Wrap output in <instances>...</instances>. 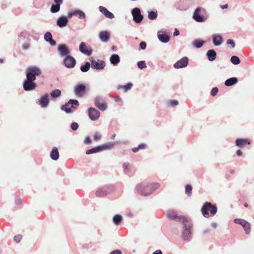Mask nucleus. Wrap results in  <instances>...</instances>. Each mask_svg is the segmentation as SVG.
Listing matches in <instances>:
<instances>
[{
	"instance_id": "c85d7f7f",
	"label": "nucleus",
	"mask_w": 254,
	"mask_h": 254,
	"mask_svg": "<svg viewBox=\"0 0 254 254\" xmlns=\"http://www.w3.org/2000/svg\"><path fill=\"white\" fill-rule=\"evenodd\" d=\"M238 82V79L236 77H232L228 79L225 82V84L227 86H232Z\"/></svg>"
},
{
	"instance_id": "3c124183",
	"label": "nucleus",
	"mask_w": 254,
	"mask_h": 254,
	"mask_svg": "<svg viewBox=\"0 0 254 254\" xmlns=\"http://www.w3.org/2000/svg\"><path fill=\"white\" fill-rule=\"evenodd\" d=\"M84 142L85 144H91L92 141L89 136H86Z\"/></svg>"
},
{
	"instance_id": "a19ab883",
	"label": "nucleus",
	"mask_w": 254,
	"mask_h": 254,
	"mask_svg": "<svg viewBox=\"0 0 254 254\" xmlns=\"http://www.w3.org/2000/svg\"><path fill=\"white\" fill-rule=\"evenodd\" d=\"M231 62L234 64H240V60L238 57L234 56L231 58Z\"/></svg>"
},
{
	"instance_id": "b1692460",
	"label": "nucleus",
	"mask_w": 254,
	"mask_h": 254,
	"mask_svg": "<svg viewBox=\"0 0 254 254\" xmlns=\"http://www.w3.org/2000/svg\"><path fill=\"white\" fill-rule=\"evenodd\" d=\"M49 95L46 94L45 95L42 96L40 100V104L41 107H46L48 106L49 100Z\"/></svg>"
},
{
	"instance_id": "4be33fe9",
	"label": "nucleus",
	"mask_w": 254,
	"mask_h": 254,
	"mask_svg": "<svg viewBox=\"0 0 254 254\" xmlns=\"http://www.w3.org/2000/svg\"><path fill=\"white\" fill-rule=\"evenodd\" d=\"M110 34L106 31H102L99 34L100 40L103 42H107L109 40Z\"/></svg>"
},
{
	"instance_id": "f03ea898",
	"label": "nucleus",
	"mask_w": 254,
	"mask_h": 254,
	"mask_svg": "<svg viewBox=\"0 0 254 254\" xmlns=\"http://www.w3.org/2000/svg\"><path fill=\"white\" fill-rule=\"evenodd\" d=\"M217 210V207L215 205H213L210 202H206L202 207L201 213L204 217L207 218L210 216H213L216 213Z\"/></svg>"
},
{
	"instance_id": "774afa93",
	"label": "nucleus",
	"mask_w": 254,
	"mask_h": 254,
	"mask_svg": "<svg viewBox=\"0 0 254 254\" xmlns=\"http://www.w3.org/2000/svg\"><path fill=\"white\" fill-rule=\"evenodd\" d=\"M244 206H245V207H248L249 206V204H248L247 203H245L244 204Z\"/></svg>"
},
{
	"instance_id": "2eb2a0df",
	"label": "nucleus",
	"mask_w": 254,
	"mask_h": 254,
	"mask_svg": "<svg viewBox=\"0 0 254 254\" xmlns=\"http://www.w3.org/2000/svg\"><path fill=\"white\" fill-rule=\"evenodd\" d=\"M251 144V140L249 139L239 138L236 140V145L240 148H243L247 145Z\"/></svg>"
},
{
	"instance_id": "49530a36",
	"label": "nucleus",
	"mask_w": 254,
	"mask_h": 254,
	"mask_svg": "<svg viewBox=\"0 0 254 254\" xmlns=\"http://www.w3.org/2000/svg\"><path fill=\"white\" fill-rule=\"evenodd\" d=\"M22 235H17L15 236L14 237V240L16 243H19L20 242L21 240L22 239Z\"/></svg>"
},
{
	"instance_id": "6e6552de",
	"label": "nucleus",
	"mask_w": 254,
	"mask_h": 254,
	"mask_svg": "<svg viewBox=\"0 0 254 254\" xmlns=\"http://www.w3.org/2000/svg\"><path fill=\"white\" fill-rule=\"evenodd\" d=\"M132 15L133 20L136 23H140L143 19V16L141 14L140 10L138 8H134L132 10Z\"/></svg>"
},
{
	"instance_id": "f8f14e48",
	"label": "nucleus",
	"mask_w": 254,
	"mask_h": 254,
	"mask_svg": "<svg viewBox=\"0 0 254 254\" xmlns=\"http://www.w3.org/2000/svg\"><path fill=\"white\" fill-rule=\"evenodd\" d=\"M86 87L83 84H78L74 88V93L78 97H82L85 93Z\"/></svg>"
},
{
	"instance_id": "c03bdc74",
	"label": "nucleus",
	"mask_w": 254,
	"mask_h": 254,
	"mask_svg": "<svg viewBox=\"0 0 254 254\" xmlns=\"http://www.w3.org/2000/svg\"><path fill=\"white\" fill-rule=\"evenodd\" d=\"M137 66L140 69H142L146 67L144 61H140L137 63Z\"/></svg>"
},
{
	"instance_id": "864d4df0",
	"label": "nucleus",
	"mask_w": 254,
	"mask_h": 254,
	"mask_svg": "<svg viewBox=\"0 0 254 254\" xmlns=\"http://www.w3.org/2000/svg\"><path fill=\"white\" fill-rule=\"evenodd\" d=\"M227 43V44L231 45L233 48L235 47V44L233 40L229 39L228 40Z\"/></svg>"
},
{
	"instance_id": "f704fd0d",
	"label": "nucleus",
	"mask_w": 254,
	"mask_h": 254,
	"mask_svg": "<svg viewBox=\"0 0 254 254\" xmlns=\"http://www.w3.org/2000/svg\"><path fill=\"white\" fill-rule=\"evenodd\" d=\"M122 219V217L119 215H116L113 217V221L116 225H119Z\"/></svg>"
},
{
	"instance_id": "de8ad7c7",
	"label": "nucleus",
	"mask_w": 254,
	"mask_h": 254,
	"mask_svg": "<svg viewBox=\"0 0 254 254\" xmlns=\"http://www.w3.org/2000/svg\"><path fill=\"white\" fill-rule=\"evenodd\" d=\"M243 222H246V221H245L244 220L241 219H236L234 220V222L235 223L240 224L242 226H243V224H244L243 223Z\"/></svg>"
},
{
	"instance_id": "a878e982",
	"label": "nucleus",
	"mask_w": 254,
	"mask_h": 254,
	"mask_svg": "<svg viewBox=\"0 0 254 254\" xmlns=\"http://www.w3.org/2000/svg\"><path fill=\"white\" fill-rule=\"evenodd\" d=\"M51 158L54 160H57L59 157V153L57 147H54L50 153Z\"/></svg>"
},
{
	"instance_id": "f257e3e1",
	"label": "nucleus",
	"mask_w": 254,
	"mask_h": 254,
	"mask_svg": "<svg viewBox=\"0 0 254 254\" xmlns=\"http://www.w3.org/2000/svg\"><path fill=\"white\" fill-rule=\"evenodd\" d=\"M160 187V184L157 183H151L149 184H139L137 188V191L143 196H147L150 194L154 190Z\"/></svg>"
},
{
	"instance_id": "0e129e2a",
	"label": "nucleus",
	"mask_w": 254,
	"mask_h": 254,
	"mask_svg": "<svg viewBox=\"0 0 254 254\" xmlns=\"http://www.w3.org/2000/svg\"><path fill=\"white\" fill-rule=\"evenodd\" d=\"M128 166V164L127 163H124V167L125 169H127Z\"/></svg>"
},
{
	"instance_id": "9d476101",
	"label": "nucleus",
	"mask_w": 254,
	"mask_h": 254,
	"mask_svg": "<svg viewBox=\"0 0 254 254\" xmlns=\"http://www.w3.org/2000/svg\"><path fill=\"white\" fill-rule=\"evenodd\" d=\"M95 105L101 111H105L107 108V105L106 102L99 97H97L94 99Z\"/></svg>"
},
{
	"instance_id": "bb28decb",
	"label": "nucleus",
	"mask_w": 254,
	"mask_h": 254,
	"mask_svg": "<svg viewBox=\"0 0 254 254\" xmlns=\"http://www.w3.org/2000/svg\"><path fill=\"white\" fill-rule=\"evenodd\" d=\"M206 55L210 61H213L216 58V53L214 50H209L207 52Z\"/></svg>"
},
{
	"instance_id": "2f4dec72",
	"label": "nucleus",
	"mask_w": 254,
	"mask_h": 254,
	"mask_svg": "<svg viewBox=\"0 0 254 254\" xmlns=\"http://www.w3.org/2000/svg\"><path fill=\"white\" fill-rule=\"evenodd\" d=\"M61 91L60 89H55L51 93V95L53 98H57L61 96Z\"/></svg>"
},
{
	"instance_id": "9b49d317",
	"label": "nucleus",
	"mask_w": 254,
	"mask_h": 254,
	"mask_svg": "<svg viewBox=\"0 0 254 254\" xmlns=\"http://www.w3.org/2000/svg\"><path fill=\"white\" fill-rule=\"evenodd\" d=\"M30 79L26 78V79L23 82V88L26 91L34 90L36 87V84Z\"/></svg>"
},
{
	"instance_id": "680f3d73",
	"label": "nucleus",
	"mask_w": 254,
	"mask_h": 254,
	"mask_svg": "<svg viewBox=\"0 0 254 254\" xmlns=\"http://www.w3.org/2000/svg\"><path fill=\"white\" fill-rule=\"evenodd\" d=\"M179 35V31L178 30H176L175 31L174 33V35L175 36H178Z\"/></svg>"
},
{
	"instance_id": "603ef678",
	"label": "nucleus",
	"mask_w": 254,
	"mask_h": 254,
	"mask_svg": "<svg viewBox=\"0 0 254 254\" xmlns=\"http://www.w3.org/2000/svg\"><path fill=\"white\" fill-rule=\"evenodd\" d=\"M169 103L171 106H174L178 105V101H177L176 100H173L170 101Z\"/></svg>"
},
{
	"instance_id": "72a5a7b5",
	"label": "nucleus",
	"mask_w": 254,
	"mask_h": 254,
	"mask_svg": "<svg viewBox=\"0 0 254 254\" xmlns=\"http://www.w3.org/2000/svg\"><path fill=\"white\" fill-rule=\"evenodd\" d=\"M204 43L202 40H196L193 42V45L196 48H199L203 45Z\"/></svg>"
},
{
	"instance_id": "e433bc0d",
	"label": "nucleus",
	"mask_w": 254,
	"mask_h": 254,
	"mask_svg": "<svg viewBox=\"0 0 254 254\" xmlns=\"http://www.w3.org/2000/svg\"><path fill=\"white\" fill-rule=\"evenodd\" d=\"M60 9V5L59 4H53L51 8V11L53 13L58 12Z\"/></svg>"
},
{
	"instance_id": "e2e57ef3",
	"label": "nucleus",
	"mask_w": 254,
	"mask_h": 254,
	"mask_svg": "<svg viewBox=\"0 0 254 254\" xmlns=\"http://www.w3.org/2000/svg\"><path fill=\"white\" fill-rule=\"evenodd\" d=\"M222 9L227 8L228 7V5L227 4H226L223 5H221L220 6Z\"/></svg>"
},
{
	"instance_id": "c9c22d12",
	"label": "nucleus",
	"mask_w": 254,
	"mask_h": 254,
	"mask_svg": "<svg viewBox=\"0 0 254 254\" xmlns=\"http://www.w3.org/2000/svg\"><path fill=\"white\" fill-rule=\"evenodd\" d=\"M107 192L106 191L102 190H98L96 192V195L98 197H103L107 195Z\"/></svg>"
},
{
	"instance_id": "39448f33",
	"label": "nucleus",
	"mask_w": 254,
	"mask_h": 254,
	"mask_svg": "<svg viewBox=\"0 0 254 254\" xmlns=\"http://www.w3.org/2000/svg\"><path fill=\"white\" fill-rule=\"evenodd\" d=\"M79 106V102L77 100L70 99L68 102L61 107V109L67 113L71 112V109H76Z\"/></svg>"
},
{
	"instance_id": "20e7f679",
	"label": "nucleus",
	"mask_w": 254,
	"mask_h": 254,
	"mask_svg": "<svg viewBox=\"0 0 254 254\" xmlns=\"http://www.w3.org/2000/svg\"><path fill=\"white\" fill-rule=\"evenodd\" d=\"M42 71L40 68L37 66H30L26 70V78L32 81L36 79L37 76L41 75Z\"/></svg>"
},
{
	"instance_id": "f3484780",
	"label": "nucleus",
	"mask_w": 254,
	"mask_h": 254,
	"mask_svg": "<svg viewBox=\"0 0 254 254\" xmlns=\"http://www.w3.org/2000/svg\"><path fill=\"white\" fill-rule=\"evenodd\" d=\"M79 49L81 53L86 54L87 56H90L92 54L91 49H89L84 42H81L80 43Z\"/></svg>"
},
{
	"instance_id": "13d9d810",
	"label": "nucleus",
	"mask_w": 254,
	"mask_h": 254,
	"mask_svg": "<svg viewBox=\"0 0 254 254\" xmlns=\"http://www.w3.org/2000/svg\"><path fill=\"white\" fill-rule=\"evenodd\" d=\"M236 154L238 156H240L242 155L243 152L240 149H238L236 152Z\"/></svg>"
},
{
	"instance_id": "1a4fd4ad",
	"label": "nucleus",
	"mask_w": 254,
	"mask_h": 254,
	"mask_svg": "<svg viewBox=\"0 0 254 254\" xmlns=\"http://www.w3.org/2000/svg\"><path fill=\"white\" fill-rule=\"evenodd\" d=\"M88 115L92 121H96L100 117V113L95 108L91 107L88 109Z\"/></svg>"
},
{
	"instance_id": "7ed1b4c3",
	"label": "nucleus",
	"mask_w": 254,
	"mask_h": 254,
	"mask_svg": "<svg viewBox=\"0 0 254 254\" xmlns=\"http://www.w3.org/2000/svg\"><path fill=\"white\" fill-rule=\"evenodd\" d=\"M180 220L182 221V223L184 225L182 238L184 240H188L190 237L191 234L190 230L192 227V225L186 218H180Z\"/></svg>"
},
{
	"instance_id": "cd10ccee",
	"label": "nucleus",
	"mask_w": 254,
	"mask_h": 254,
	"mask_svg": "<svg viewBox=\"0 0 254 254\" xmlns=\"http://www.w3.org/2000/svg\"><path fill=\"white\" fill-rule=\"evenodd\" d=\"M111 64L116 65H117L120 62L119 56L117 54H114L111 56L110 59Z\"/></svg>"
},
{
	"instance_id": "aec40b11",
	"label": "nucleus",
	"mask_w": 254,
	"mask_h": 254,
	"mask_svg": "<svg viewBox=\"0 0 254 254\" xmlns=\"http://www.w3.org/2000/svg\"><path fill=\"white\" fill-rule=\"evenodd\" d=\"M167 216L170 219H174L177 222H179L182 223V221L180 220V218H185V217L183 216H178L177 214V213L173 211H169L167 213Z\"/></svg>"
},
{
	"instance_id": "79ce46f5",
	"label": "nucleus",
	"mask_w": 254,
	"mask_h": 254,
	"mask_svg": "<svg viewBox=\"0 0 254 254\" xmlns=\"http://www.w3.org/2000/svg\"><path fill=\"white\" fill-rule=\"evenodd\" d=\"M157 14L156 12L151 11L149 12L148 18L151 20L155 19L157 17Z\"/></svg>"
},
{
	"instance_id": "393cba45",
	"label": "nucleus",
	"mask_w": 254,
	"mask_h": 254,
	"mask_svg": "<svg viewBox=\"0 0 254 254\" xmlns=\"http://www.w3.org/2000/svg\"><path fill=\"white\" fill-rule=\"evenodd\" d=\"M222 41L223 38L221 36L219 35H214L213 36V42L215 46L220 45L222 43Z\"/></svg>"
},
{
	"instance_id": "c756f323",
	"label": "nucleus",
	"mask_w": 254,
	"mask_h": 254,
	"mask_svg": "<svg viewBox=\"0 0 254 254\" xmlns=\"http://www.w3.org/2000/svg\"><path fill=\"white\" fill-rule=\"evenodd\" d=\"M158 37L159 40L163 43H167L170 40L169 36L167 34H159L158 35Z\"/></svg>"
},
{
	"instance_id": "a211bd4d",
	"label": "nucleus",
	"mask_w": 254,
	"mask_h": 254,
	"mask_svg": "<svg viewBox=\"0 0 254 254\" xmlns=\"http://www.w3.org/2000/svg\"><path fill=\"white\" fill-rule=\"evenodd\" d=\"M58 51L62 57L67 56L69 54V51L65 45H59Z\"/></svg>"
},
{
	"instance_id": "dca6fc26",
	"label": "nucleus",
	"mask_w": 254,
	"mask_h": 254,
	"mask_svg": "<svg viewBox=\"0 0 254 254\" xmlns=\"http://www.w3.org/2000/svg\"><path fill=\"white\" fill-rule=\"evenodd\" d=\"M201 8L197 7L196 8L193 14V18L197 22H201L204 21V18L200 15Z\"/></svg>"
},
{
	"instance_id": "052dcab7",
	"label": "nucleus",
	"mask_w": 254,
	"mask_h": 254,
	"mask_svg": "<svg viewBox=\"0 0 254 254\" xmlns=\"http://www.w3.org/2000/svg\"><path fill=\"white\" fill-rule=\"evenodd\" d=\"M153 254H162V252L160 250H158L156 251H155Z\"/></svg>"
},
{
	"instance_id": "6ab92c4d",
	"label": "nucleus",
	"mask_w": 254,
	"mask_h": 254,
	"mask_svg": "<svg viewBox=\"0 0 254 254\" xmlns=\"http://www.w3.org/2000/svg\"><path fill=\"white\" fill-rule=\"evenodd\" d=\"M99 8L100 11L106 17L110 19H112L114 17V14L112 12H110L106 7L103 6H100Z\"/></svg>"
},
{
	"instance_id": "7c9ffc66",
	"label": "nucleus",
	"mask_w": 254,
	"mask_h": 254,
	"mask_svg": "<svg viewBox=\"0 0 254 254\" xmlns=\"http://www.w3.org/2000/svg\"><path fill=\"white\" fill-rule=\"evenodd\" d=\"M74 16H76L78 18L82 19L85 17V14L80 10H74Z\"/></svg>"
},
{
	"instance_id": "0eeeda50",
	"label": "nucleus",
	"mask_w": 254,
	"mask_h": 254,
	"mask_svg": "<svg viewBox=\"0 0 254 254\" xmlns=\"http://www.w3.org/2000/svg\"><path fill=\"white\" fill-rule=\"evenodd\" d=\"M91 66L92 68L96 69H102L105 66V62L100 60H95L93 58L90 59Z\"/></svg>"
},
{
	"instance_id": "5701e85b",
	"label": "nucleus",
	"mask_w": 254,
	"mask_h": 254,
	"mask_svg": "<svg viewBox=\"0 0 254 254\" xmlns=\"http://www.w3.org/2000/svg\"><path fill=\"white\" fill-rule=\"evenodd\" d=\"M44 39L46 41L50 43L51 46H54L56 44V42L53 39L52 35L49 32H47L44 35Z\"/></svg>"
},
{
	"instance_id": "bf43d9fd",
	"label": "nucleus",
	"mask_w": 254,
	"mask_h": 254,
	"mask_svg": "<svg viewBox=\"0 0 254 254\" xmlns=\"http://www.w3.org/2000/svg\"><path fill=\"white\" fill-rule=\"evenodd\" d=\"M63 0H54V2L56 3V4H59L60 5L63 3Z\"/></svg>"
},
{
	"instance_id": "58836bf2",
	"label": "nucleus",
	"mask_w": 254,
	"mask_h": 254,
	"mask_svg": "<svg viewBox=\"0 0 254 254\" xmlns=\"http://www.w3.org/2000/svg\"><path fill=\"white\" fill-rule=\"evenodd\" d=\"M146 144L144 143L140 144L137 147L133 148L132 151L133 152H137L139 149H144L146 148Z\"/></svg>"
},
{
	"instance_id": "412c9836",
	"label": "nucleus",
	"mask_w": 254,
	"mask_h": 254,
	"mask_svg": "<svg viewBox=\"0 0 254 254\" xmlns=\"http://www.w3.org/2000/svg\"><path fill=\"white\" fill-rule=\"evenodd\" d=\"M67 23L68 19L65 16L60 17L57 21V24L60 27H63L65 26Z\"/></svg>"
},
{
	"instance_id": "4468645a",
	"label": "nucleus",
	"mask_w": 254,
	"mask_h": 254,
	"mask_svg": "<svg viewBox=\"0 0 254 254\" xmlns=\"http://www.w3.org/2000/svg\"><path fill=\"white\" fill-rule=\"evenodd\" d=\"M189 59L187 57H184L177 61L174 65L175 68L185 67L188 64Z\"/></svg>"
},
{
	"instance_id": "a18cd8bd",
	"label": "nucleus",
	"mask_w": 254,
	"mask_h": 254,
	"mask_svg": "<svg viewBox=\"0 0 254 254\" xmlns=\"http://www.w3.org/2000/svg\"><path fill=\"white\" fill-rule=\"evenodd\" d=\"M218 92V88L217 87H214L211 91V95L212 96H215L217 95Z\"/></svg>"
},
{
	"instance_id": "4c0bfd02",
	"label": "nucleus",
	"mask_w": 254,
	"mask_h": 254,
	"mask_svg": "<svg viewBox=\"0 0 254 254\" xmlns=\"http://www.w3.org/2000/svg\"><path fill=\"white\" fill-rule=\"evenodd\" d=\"M90 67V64L89 62H86L84 65H82L80 67V70L82 72L87 71Z\"/></svg>"
},
{
	"instance_id": "5fc2aeb1",
	"label": "nucleus",
	"mask_w": 254,
	"mask_h": 254,
	"mask_svg": "<svg viewBox=\"0 0 254 254\" xmlns=\"http://www.w3.org/2000/svg\"><path fill=\"white\" fill-rule=\"evenodd\" d=\"M101 138V136L99 135L97 133H96L94 135V139L95 141H98Z\"/></svg>"
},
{
	"instance_id": "338daca9",
	"label": "nucleus",
	"mask_w": 254,
	"mask_h": 254,
	"mask_svg": "<svg viewBox=\"0 0 254 254\" xmlns=\"http://www.w3.org/2000/svg\"><path fill=\"white\" fill-rule=\"evenodd\" d=\"M115 136H116V135H115V134H113V135H112V136H111V138H112V139H114V138H115Z\"/></svg>"
},
{
	"instance_id": "09e8293b",
	"label": "nucleus",
	"mask_w": 254,
	"mask_h": 254,
	"mask_svg": "<svg viewBox=\"0 0 254 254\" xmlns=\"http://www.w3.org/2000/svg\"><path fill=\"white\" fill-rule=\"evenodd\" d=\"M78 127V125L77 123H72L71 125V128L73 130H76L77 129Z\"/></svg>"
},
{
	"instance_id": "ea45409f",
	"label": "nucleus",
	"mask_w": 254,
	"mask_h": 254,
	"mask_svg": "<svg viewBox=\"0 0 254 254\" xmlns=\"http://www.w3.org/2000/svg\"><path fill=\"white\" fill-rule=\"evenodd\" d=\"M192 187L191 185L188 184L186 186L185 191L186 193L189 196L191 194Z\"/></svg>"
},
{
	"instance_id": "6e6d98bb",
	"label": "nucleus",
	"mask_w": 254,
	"mask_h": 254,
	"mask_svg": "<svg viewBox=\"0 0 254 254\" xmlns=\"http://www.w3.org/2000/svg\"><path fill=\"white\" fill-rule=\"evenodd\" d=\"M110 254H122V253L120 250H117L112 252Z\"/></svg>"
},
{
	"instance_id": "69168bd1",
	"label": "nucleus",
	"mask_w": 254,
	"mask_h": 254,
	"mask_svg": "<svg viewBox=\"0 0 254 254\" xmlns=\"http://www.w3.org/2000/svg\"><path fill=\"white\" fill-rule=\"evenodd\" d=\"M28 47H29L28 46H23V49H26L28 48Z\"/></svg>"
},
{
	"instance_id": "37998d69",
	"label": "nucleus",
	"mask_w": 254,
	"mask_h": 254,
	"mask_svg": "<svg viewBox=\"0 0 254 254\" xmlns=\"http://www.w3.org/2000/svg\"><path fill=\"white\" fill-rule=\"evenodd\" d=\"M132 84L131 83H128L127 85L120 86V88H123L125 92L127 91L131 88Z\"/></svg>"
},
{
	"instance_id": "8fccbe9b",
	"label": "nucleus",
	"mask_w": 254,
	"mask_h": 254,
	"mask_svg": "<svg viewBox=\"0 0 254 254\" xmlns=\"http://www.w3.org/2000/svg\"><path fill=\"white\" fill-rule=\"evenodd\" d=\"M146 47V44L144 42H141L139 44V48L141 50H144Z\"/></svg>"
},
{
	"instance_id": "423d86ee",
	"label": "nucleus",
	"mask_w": 254,
	"mask_h": 254,
	"mask_svg": "<svg viewBox=\"0 0 254 254\" xmlns=\"http://www.w3.org/2000/svg\"><path fill=\"white\" fill-rule=\"evenodd\" d=\"M114 145V143H112V142H109L108 143H106V144H103L102 145L94 147L92 149L87 150L86 152V154L88 155V154H92V153L99 152L102 151L105 149H110L113 147Z\"/></svg>"
},
{
	"instance_id": "473e14b6",
	"label": "nucleus",
	"mask_w": 254,
	"mask_h": 254,
	"mask_svg": "<svg viewBox=\"0 0 254 254\" xmlns=\"http://www.w3.org/2000/svg\"><path fill=\"white\" fill-rule=\"evenodd\" d=\"M244 224H243V227L246 233L247 234H249L251 232V227L250 224L249 222L247 221L246 222H243Z\"/></svg>"
},
{
	"instance_id": "4d7b16f0",
	"label": "nucleus",
	"mask_w": 254,
	"mask_h": 254,
	"mask_svg": "<svg viewBox=\"0 0 254 254\" xmlns=\"http://www.w3.org/2000/svg\"><path fill=\"white\" fill-rule=\"evenodd\" d=\"M74 13V10H73L72 11H70L68 13V14H67V18H71V17L73 15H74V14H73Z\"/></svg>"
},
{
	"instance_id": "ddd939ff",
	"label": "nucleus",
	"mask_w": 254,
	"mask_h": 254,
	"mask_svg": "<svg viewBox=\"0 0 254 254\" xmlns=\"http://www.w3.org/2000/svg\"><path fill=\"white\" fill-rule=\"evenodd\" d=\"M65 66L67 68L73 67L76 64L75 60L70 56H67L64 61Z\"/></svg>"
}]
</instances>
